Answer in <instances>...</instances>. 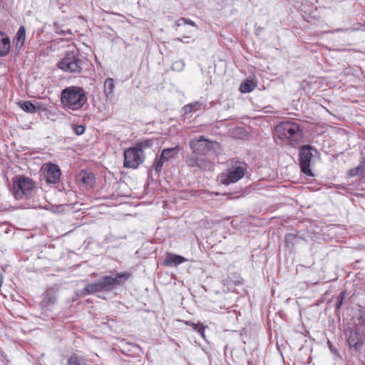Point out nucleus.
Wrapping results in <instances>:
<instances>
[{"label":"nucleus","instance_id":"33","mask_svg":"<svg viewBox=\"0 0 365 365\" xmlns=\"http://www.w3.org/2000/svg\"><path fill=\"white\" fill-rule=\"evenodd\" d=\"M342 298H343V297H341V299H340V301H339V302H338L336 303V306H337V307H339L341 305Z\"/></svg>","mask_w":365,"mask_h":365},{"label":"nucleus","instance_id":"18","mask_svg":"<svg viewBox=\"0 0 365 365\" xmlns=\"http://www.w3.org/2000/svg\"><path fill=\"white\" fill-rule=\"evenodd\" d=\"M115 88L114 80L111 78H107L104 82V93L107 98H112Z\"/></svg>","mask_w":365,"mask_h":365},{"label":"nucleus","instance_id":"14","mask_svg":"<svg viewBox=\"0 0 365 365\" xmlns=\"http://www.w3.org/2000/svg\"><path fill=\"white\" fill-rule=\"evenodd\" d=\"M11 42L8 36L0 31V56H6L10 51Z\"/></svg>","mask_w":365,"mask_h":365},{"label":"nucleus","instance_id":"9","mask_svg":"<svg viewBox=\"0 0 365 365\" xmlns=\"http://www.w3.org/2000/svg\"><path fill=\"white\" fill-rule=\"evenodd\" d=\"M187 166L194 168L195 170H210L212 168V163L206 158L188 155L185 158Z\"/></svg>","mask_w":365,"mask_h":365},{"label":"nucleus","instance_id":"17","mask_svg":"<svg viewBox=\"0 0 365 365\" xmlns=\"http://www.w3.org/2000/svg\"><path fill=\"white\" fill-rule=\"evenodd\" d=\"M179 150V146L163 149L160 154L161 158L167 161L171 158H175V156L177 155V154L178 153Z\"/></svg>","mask_w":365,"mask_h":365},{"label":"nucleus","instance_id":"28","mask_svg":"<svg viewBox=\"0 0 365 365\" xmlns=\"http://www.w3.org/2000/svg\"><path fill=\"white\" fill-rule=\"evenodd\" d=\"M73 132L78 135H80L81 134H83L85 131V128L84 126L81 125H76L73 128Z\"/></svg>","mask_w":365,"mask_h":365},{"label":"nucleus","instance_id":"30","mask_svg":"<svg viewBox=\"0 0 365 365\" xmlns=\"http://www.w3.org/2000/svg\"><path fill=\"white\" fill-rule=\"evenodd\" d=\"M181 20L182 21L183 24H188L194 27H197V24L190 19H187L185 18L182 17Z\"/></svg>","mask_w":365,"mask_h":365},{"label":"nucleus","instance_id":"26","mask_svg":"<svg viewBox=\"0 0 365 365\" xmlns=\"http://www.w3.org/2000/svg\"><path fill=\"white\" fill-rule=\"evenodd\" d=\"M193 329L204 336L205 327L202 324L192 323Z\"/></svg>","mask_w":365,"mask_h":365},{"label":"nucleus","instance_id":"10","mask_svg":"<svg viewBox=\"0 0 365 365\" xmlns=\"http://www.w3.org/2000/svg\"><path fill=\"white\" fill-rule=\"evenodd\" d=\"M61 175V170L57 165L49 163L43 168V176L48 184H56L59 182Z\"/></svg>","mask_w":365,"mask_h":365},{"label":"nucleus","instance_id":"24","mask_svg":"<svg viewBox=\"0 0 365 365\" xmlns=\"http://www.w3.org/2000/svg\"><path fill=\"white\" fill-rule=\"evenodd\" d=\"M297 235L293 233H287L284 236V244L287 247H293Z\"/></svg>","mask_w":365,"mask_h":365},{"label":"nucleus","instance_id":"19","mask_svg":"<svg viewBox=\"0 0 365 365\" xmlns=\"http://www.w3.org/2000/svg\"><path fill=\"white\" fill-rule=\"evenodd\" d=\"M16 46L18 48H21L24 44L26 39V29L24 26H21L16 35Z\"/></svg>","mask_w":365,"mask_h":365},{"label":"nucleus","instance_id":"29","mask_svg":"<svg viewBox=\"0 0 365 365\" xmlns=\"http://www.w3.org/2000/svg\"><path fill=\"white\" fill-rule=\"evenodd\" d=\"M362 169L361 166H358L354 168H351L349 170L348 174L350 177H354L359 173V171Z\"/></svg>","mask_w":365,"mask_h":365},{"label":"nucleus","instance_id":"31","mask_svg":"<svg viewBox=\"0 0 365 365\" xmlns=\"http://www.w3.org/2000/svg\"><path fill=\"white\" fill-rule=\"evenodd\" d=\"M327 343H328V345H329V347L330 349L331 352L332 354H338L337 349L334 347V346L332 345V344L329 341H328Z\"/></svg>","mask_w":365,"mask_h":365},{"label":"nucleus","instance_id":"22","mask_svg":"<svg viewBox=\"0 0 365 365\" xmlns=\"http://www.w3.org/2000/svg\"><path fill=\"white\" fill-rule=\"evenodd\" d=\"M255 88V84L251 80H246L242 83L240 90L242 93H250Z\"/></svg>","mask_w":365,"mask_h":365},{"label":"nucleus","instance_id":"13","mask_svg":"<svg viewBox=\"0 0 365 365\" xmlns=\"http://www.w3.org/2000/svg\"><path fill=\"white\" fill-rule=\"evenodd\" d=\"M347 341L350 347L354 348L356 351H359L363 344L362 336L359 331L356 329H350L348 333Z\"/></svg>","mask_w":365,"mask_h":365},{"label":"nucleus","instance_id":"20","mask_svg":"<svg viewBox=\"0 0 365 365\" xmlns=\"http://www.w3.org/2000/svg\"><path fill=\"white\" fill-rule=\"evenodd\" d=\"M19 105L23 110L29 113H34L38 109V108L31 101L19 102Z\"/></svg>","mask_w":365,"mask_h":365},{"label":"nucleus","instance_id":"12","mask_svg":"<svg viewBox=\"0 0 365 365\" xmlns=\"http://www.w3.org/2000/svg\"><path fill=\"white\" fill-rule=\"evenodd\" d=\"M58 291V288L55 287H50L47 288L43 294V299L39 304L40 307L45 309L53 305L56 302Z\"/></svg>","mask_w":365,"mask_h":365},{"label":"nucleus","instance_id":"23","mask_svg":"<svg viewBox=\"0 0 365 365\" xmlns=\"http://www.w3.org/2000/svg\"><path fill=\"white\" fill-rule=\"evenodd\" d=\"M200 103L199 102H194L190 104L185 105L182 110L185 114L190 113L191 112L197 111L200 108Z\"/></svg>","mask_w":365,"mask_h":365},{"label":"nucleus","instance_id":"4","mask_svg":"<svg viewBox=\"0 0 365 365\" xmlns=\"http://www.w3.org/2000/svg\"><path fill=\"white\" fill-rule=\"evenodd\" d=\"M189 146L192 151L191 155L200 156L205 155L211 151L217 153L220 150L219 143L210 140L203 135L192 139L189 143Z\"/></svg>","mask_w":365,"mask_h":365},{"label":"nucleus","instance_id":"34","mask_svg":"<svg viewBox=\"0 0 365 365\" xmlns=\"http://www.w3.org/2000/svg\"><path fill=\"white\" fill-rule=\"evenodd\" d=\"M363 323L365 324V317L363 318Z\"/></svg>","mask_w":365,"mask_h":365},{"label":"nucleus","instance_id":"2","mask_svg":"<svg viewBox=\"0 0 365 365\" xmlns=\"http://www.w3.org/2000/svg\"><path fill=\"white\" fill-rule=\"evenodd\" d=\"M61 102L64 108L76 110L87 102V96L83 88L69 86L61 92Z\"/></svg>","mask_w":365,"mask_h":365},{"label":"nucleus","instance_id":"6","mask_svg":"<svg viewBox=\"0 0 365 365\" xmlns=\"http://www.w3.org/2000/svg\"><path fill=\"white\" fill-rule=\"evenodd\" d=\"M35 182L30 178L17 176L13 182L14 195L16 200L31 197L35 191Z\"/></svg>","mask_w":365,"mask_h":365},{"label":"nucleus","instance_id":"11","mask_svg":"<svg viewBox=\"0 0 365 365\" xmlns=\"http://www.w3.org/2000/svg\"><path fill=\"white\" fill-rule=\"evenodd\" d=\"M246 168L245 165L238 163V165L232 170L229 171L224 178L222 179V183L228 185L231 183H235L242 179L245 173Z\"/></svg>","mask_w":365,"mask_h":365},{"label":"nucleus","instance_id":"32","mask_svg":"<svg viewBox=\"0 0 365 365\" xmlns=\"http://www.w3.org/2000/svg\"><path fill=\"white\" fill-rule=\"evenodd\" d=\"M182 21L181 20V18H180L176 21L175 25H176V26L179 27L182 25Z\"/></svg>","mask_w":365,"mask_h":365},{"label":"nucleus","instance_id":"21","mask_svg":"<svg viewBox=\"0 0 365 365\" xmlns=\"http://www.w3.org/2000/svg\"><path fill=\"white\" fill-rule=\"evenodd\" d=\"M154 144V140L153 139H144L137 143L135 148L138 150H140V153L143 154V150L145 148H151Z\"/></svg>","mask_w":365,"mask_h":365},{"label":"nucleus","instance_id":"8","mask_svg":"<svg viewBox=\"0 0 365 365\" xmlns=\"http://www.w3.org/2000/svg\"><path fill=\"white\" fill-rule=\"evenodd\" d=\"M145 155L135 147L128 148L124 152L123 165L125 168H137L144 160Z\"/></svg>","mask_w":365,"mask_h":365},{"label":"nucleus","instance_id":"3","mask_svg":"<svg viewBox=\"0 0 365 365\" xmlns=\"http://www.w3.org/2000/svg\"><path fill=\"white\" fill-rule=\"evenodd\" d=\"M86 63L87 60L81 56L78 50L73 49L66 53L62 60L58 62V66L64 71L78 74Z\"/></svg>","mask_w":365,"mask_h":365},{"label":"nucleus","instance_id":"5","mask_svg":"<svg viewBox=\"0 0 365 365\" xmlns=\"http://www.w3.org/2000/svg\"><path fill=\"white\" fill-rule=\"evenodd\" d=\"M319 158V153L313 146L309 145H302L299 150V165L301 171L307 176H314L310 166L313 159Z\"/></svg>","mask_w":365,"mask_h":365},{"label":"nucleus","instance_id":"1","mask_svg":"<svg viewBox=\"0 0 365 365\" xmlns=\"http://www.w3.org/2000/svg\"><path fill=\"white\" fill-rule=\"evenodd\" d=\"M130 275V273L124 272L118 273L115 277L104 276L96 282L87 284L84 290L88 294L112 292L118 287L123 285Z\"/></svg>","mask_w":365,"mask_h":365},{"label":"nucleus","instance_id":"35","mask_svg":"<svg viewBox=\"0 0 365 365\" xmlns=\"http://www.w3.org/2000/svg\"><path fill=\"white\" fill-rule=\"evenodd\" d=\"M343 29H337L336 31H341Z\"/></svg>","mask_w":365,"mask_h":365},{"label":"nucleus","instance_id":"15","mask_svg":"<svg viewBox=\"0 0 365 365\" xmlns=\"http://www.w3.org/2000/svg\"><path fill=\"white\" fill-rule=\"evenodd\" d=\"M187 261V259L182 256L173 253H168L164 260V264L170 267L178 266V264Z\"/></svg>","mask_w":365,"mask_h":365},{"label":"nucleus","instance_id":"16","mask_svg":"<svg viewBox=\"0 0 365 365\" xmlns=\"http://www.w3.org/2000/svg\"><path fill=\"white\" fill-rule=\"evenodd\" d=\"M95 175L93 173L82 170L78 175V180L84 185L93 187L95 185Z\"/></svg>","mask_w":365,"mask_h":365},{"label":"nucleus","instance_id":"25","mask_svg":"<svg viewBox=\"0 0 365 365\" xmlns=\"http://www.w3.org/2000/svg\"><path fill=\"white\" fill-rule=\"evenodd\" d=\"M165 162H166V160L161 158V156H160L159 158L156 159V162L154 164L155 173H157L158 174L161 173L162 168H163Z\"/></svg>","mask_w":365,"mask_h":365},{"label":"nucleus","instance_id":"27","mask_svg":"<svg viewBox=\"0 0 365 365\" xmlns=\"http://www.w3.org/2000/svg\"><path fill=\"white\" fill-rule=\"evenodd\" d=\"M232 277L233 279L232 278L231 276H230L229 277L231 279V280L233 282V283L235 284V285H239V284H242V282H243V279L238 274H232Z\"/></svg>","mask_w":365,"mask_h":365},{"label":"nucleus","instance_id":"7","mask_svg":"<svg viewBox=\"0 0 365 365\" xmlns=\"http://www.w3.org/2000/svg\"><path fill=\"white\" fill-rule=\"evenodd\" d=\"M299 130V126L292 121H284L275 128L276 135L282 140H288Z\"/></svg>","mask_w":365,"mask_h":365}]
</instances>
